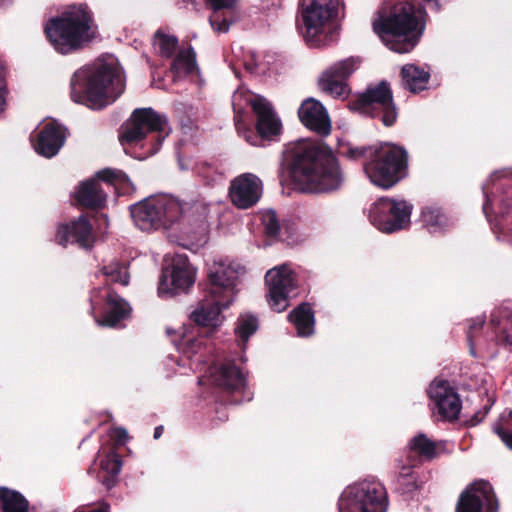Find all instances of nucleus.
I'll list each match as a JSON object with an SVG mask.
<instances>
[{"label":"nucleus","instance_id":"obj_1","mask_svg":"<svg viewBox=\"0 0 512 512\" xmlns=\"http://www.w3.org/2000/svg\"><path fill=\"white\" fill-rule=\"evenodd\" d=\"M291 177L296 186L305 192H330L338 189L342 172L331 149L319 142L302 139L289 151Z\"/></svg>","mask_w":512,"mask_h":512},{"label":"nucleus","instance_id":"obj_2","mask_svg":"<svg viewBox=\"0 0 512 512\" xmlns=\"http://www.w3.org/2000/svg\"><path fill=\"white\" fill-rule=\"evenodd\" d=\"M125 90V79L115 60H97L78 69L71 78V98L92 109L113 103Z\"/></svg>","mask_w":512,"mask_h":512},{"label":"nucleus","instance_id":"obj_3","mask_svg":"<svg viewBox=\"0 0 512 512\" xmlns=\"http://www.w3.org/2000/svg\"><path fill=\"white\" fill-rule=\"evenodd\" d=\"M45 33L57 52L68 54L92 42L97 36V27L86 5H74L50 20Z\"/></svg>","mask_w":512,"mask_h":512},{"label":"nucleus","instance_id":"obj_4","mask_svg":"<svg viewBox=\"0 0 512 512\" xmlns=\"http://www.w3.org/2000/svg\"><path fill=\"white\" fill-rule=\"evenodd\" d=\"M424 13L409 3L395 5L388 18L373 22V29L384 44L397 53L411 51L419 41Z\"/></svg>","mask_w":512,"mask_h":512},{"label":"nucleus","instance_id":"obj_5","mask_svg":"<svg viewBox=\"0 0 512 512\" xmlns=\"http://www.w3.org/2000/svg\"><path fill=\"white\" fill-rule=\"evenodd\" d=\"M353 158L365 157V174L374 185L388 189L400 181L406 174L407 154L400 147L383 144L369 149H351Z\"/></svg>","mask_w":512,"mask_h":512},{"label":"nucleus","instance_id":"obj_6","mask_svg":"<svg viewBox=\"0 0 512 512\" xmlns=\"http://www.w3.org/2000/svg\"><path fill=\"white\" fill-rule=\"evenodd\" d=\"M185 211V205L169 195L147 198L130 209L135 226L146 232L173 227L184 219Z\"/></svg>","mask_w":512,"mask_h":512},{"label":"nucleus","instance_id":"obj_7","mask_svg":"<svg viewBox=\"0 0 512 512\" xmlns=\"http://www.w3.org/2000/svg\"><path fill=\"white\" fill-rule=\"evenodd\" d=\"M483 192L486 217L489 219L491 213L500 216L499 238L512 244V172L493 173L483 185Z\"/></svg>","mask_w":512,"mask_h":512},{"label":"nucleus","instance_id":"obj_8","mask_svg":"<svg viewBox=\"0 0 512 512\" xmlns=\"http://www.w3.org/2000/svg\"><path fill=\"white\" fill-rule=\"evenodd\" d=\"M339 0H301L300 31L311 47L327 44Z\"/></svg>","mask_w":512,"mask_h":512},{"label":"nucleus","instance_id":"obj_9","mask_svg":"<svg viewBox=\"0 0 512 512\" xmlns=\"http://www.w3.org/2000/svg\"><path fill=\"white\" fill-rule=\"evenodd\" d=\"M387 506L383 486L373 481L349 485L338 502L339 512H386Z\"/></svg>","mask_w":512,"mask_h":512},{"label":"nucleus","instance_id":"obj_10","mask_svg":"<svg viewBox=\"0 0 512 512\" xmlns=\"http://www.w3.org/2000/svg\"><path fill=\"white\" fill-rule=\"evenodd\" d=\"M350 109L372 117H380L386 126L392 125L397 118L392 92L386 82L370 85L349 104Z\"/></svg>","mask_w":512,"mask_h":512},{"label":"nucleus","instance_id":"obj_11","mask_svg":"<svg viewBox=\"0 0 512 512\" xmlns=\"http://www.w3.org/2000/svg\"><path fill=\"white\" fill-rule=\"evenodd\" d=\"M246 269L239 263L214 261L208 268V293L212 298L220 299L224 305H231L238 292L241 278Z\"/></svg>","mask_w":512,"mask_h":512},{"label":"nucleus","instance_id":"obj_12","mask_svg":"<svg viewBox=\"0 0 512 512\" xmlns=\"http://www.w3.org/2000/svg\"><path fill=\"white\" fill-rule=\"evenodd\" d=\"M197 269L190 263L184 254H176L171 262L162 269L158 295L163 298H171L188 293L195 284Z\"/></svg>","mask_w":512,"mask_h":512},{"label":"nucleus","instance_id":"obj_13","mask_svg":"<svg viewBox=\"0 0 512 512\" xmlns=\"http://www.w3.org/2000/svg\"><path fill=\"white\" fill-rule=\"evenodd\" d=\"M412 207L404 200L381 198L369 209V220L384 233L405 229L410 224Z\"/></svg>","mask_w":512,"mask_h":512},{"label":"nucleus","instance_id":"obj_14","mask_svg":"<svg viewBox=\"0 0 512 512\" xmlns=\"http://www.w3.org/2000/svg\"><path fill=\"white\" fill-rule=\"evenodd\" d=\"M166 125V118L153 109H136L130 119L122 126L119 140L124 147L137 145L150 132H165Z\"/></svg>","mask_w":512,"mask_h":512},{"label":"nucleus","instance_id":"obj_15","mask_svg":"<svg viewBox=\"0 0 512 512\" xmlns=\"http://www.w3.org/2000/svg\"><path fill=\"white\" fill-rule=\"evenodd\" d=\"M359 64V59L355 57L333 63L319 76V89L335 99L345 100L351 92L346 80L358 69Z\"/></svg>","mask_w":512,"mask_h":512},{"label":"nucleus","instance_id":"obj_16","mask_svg":"<svg viewBox=\"0 0 512 512\" xmlns=\"http://www.w3.org/2000/svg\"><path fill=\"white\" fill-rule=\"evenodd\" d=\"M265 281L268 286L267 299L270 307L276 312L284 311L289 305L290 294L296 288L294 272L287 264H282L268 270Z\"/></svg>","mask_w":512,"mask_h":512},{"label":"nucleus","instance_id":"obj_17","mask_svg":"<svg viewBox=\"0 0 512 512\" xmlns=\"http://www.w3.org/2000/svg\"><path fill=\"white\" fill-rule=\"evenodd\" d=\"M118 174L110 169H105L97 174V177L82 182L75 192L76 201L87 208L97 209L104 207L107 198L106 189L111 188V182Z\"/></svg>","mask_w":512,"mask_h":512},{"label":"nucleus","instance_id":"obj_18","mask_svg":"<svg viewBox=\"0 0 512 512\" xmlns=\"http://www.w3.org/2000/svg\"><path fill=\"white\" fill-rule=\"evenodd\" d=\"M432 409L445 420L457 419L462 402L453 387L445 380H434L428 389Z\"/></svg>","mask_w":512,"mask_h":512},{"label":"nucleus","instance_id":"obj_19","mask_svg":"<svg viewBox=\"0 0 512 512\" xmlns=\"http://www.w3.org/2000/svg\"><path fill=\"white\" fill-rule=\"evenodd\" d=\"M262 194V181L252 173L235 177L229 187L231 202L240 209L254 206Z\"/></svg>","mask_w":512,"mask_h":512},{"label":"nucleus","instance_id":"obj_20","mask_svg":"<svg viewBox=\"0 0 512 512\" xmlns=\"http://www.w3.org/2000/svg\"><path fill=\"white\" fill-rule=\"evenodd\" d=\"M496 512V501L491 485L486 481L474 482L461 494L457 512Z\"/></svg>","mask_w":512,"mask_h":512},{"label":"nucleus","instance_id":"obj_21","mask_svg":"<svg viewBox=\"0 0 512 512\" xmlns=\"http://www.w3.org/2000/svg\"><path fill=\"white\" fill-rule=\"evenodd\" d=\"M300 121L310 130L326 136L331 132V120L323 104L314 99L307 98L298 109Z\"/></svg>","mask_w":512,"mask_h":512},{"label":"nucleus","instance_id":"obj_22","mask_svg":"<svg viewBox=\"0 0 512 512\" xmlns=\"http://www.w3.org/2000/svg\"><path fill=\"white\" fill-rule=\"evenodd\" d=\"M257 116L256 128L262 137H272L280 133L282 124L275 114L271 104L263 97L251 95L248 98Z\"/></svg>","mask_w":512,"mask_h":512},{"label":"nucleus","instance_id":"obj_23","mask_svg":"<svg viewBox=\"0 0 512 512\" xmlns=\"http://www.w3.org/2000/svg\"><path fill=\"white\" fill-rule=\"evenodd\" d=\"M98 298L106 300V310L103 318L96 319L99 325L114 327L130 312L129 305L122 298L111 293L107 288L94 292L91 299L93 305L98 303Z\"/></svg>","mask_w":512,"mask_h":512},{"label":"nucleus","instance_id":"obj_24","mask_svg":"<svg viewBox=\"0 0 512 512\" xmlns=\"http://www.w3.org/2000/svg\"><path fill=\"white\" fill-rule=\"evenodd\" d=\"M56 241L66 246L68 242H76L81 247H91L93 236L92 226L85 216H80L70 224L60 225L56 233Z\"/></svg>","mask_w":512,"mask_h":512},{"label":"nucleus","instance_id":"obj_25","mask_svg":"<svg viewBox=\"0 0 512 512\" xmlns=\"http://www.w3.org/2000/svg\"><path fill=\"white\" fill-rule=\"evenodd\" d=\"M221 302L207 293L191 313V320L202 327H218L222 323L221 310L230 306Z\"/></svg>","mask_w":512,"mask_h":512},{"label":"nucleus","instance_id":"obj_26","mask_svg":"<svg viewBox=\"0 0 512 512\" xmlns=\"http://www.w3.org/2000/svg\"><path fill=\"white\" fill-rule=\"evenodd\" d=\"M65 137V130L60 125L48 122L40 130L34 148L38 154L51 158L63 146Z\"/></svg>","mask_w":512,"mask_h":512},{"label":"nucleus","instance_id":"obj_27","mask_svg":"<svg viewBox=\"0 0 512 512\" xmlns=\"http://www.w3.org/2000/svg\"><path fill=\"white\" fill-rule=\"evenodd\" d=\"M212 376L215 384L228 390H239L245 386L244 374L232 363L223 364Z\"/></svg>","mask_w":512,"mask_h":512},{"label":"nucleus","instance_id":"obj_28","mask_svg":"<svg viewBox=\"0 0 512 512\" xmlns=\"http://www.w3.org/2000/svg\"><path fill=\"white\" fill-rule=\"evenodd\" d=\"M408 448L411 452L426 460L438 457L445 449L442 442H434L425 434H418L413 437L408 444Z\"/></svg>","mask_w":512,"mask_h":512},{"label":"nucleus","instance_id":"obj_29","mask_svg":"<svg viewBox=\"0 0 512 512\" xmlns=\"http://www.w3.org/2000/svg\"><path fill=\"white\" fill-rule=\"evenodd\" d=\"M299 336H310L314 332V315L308 303H302L288 315Z\"/></svg>","mask_w":512,"mask_h":512},{"label":"nucleus","instance_id":"obj_30","mask_svg":"<svg viewBox=\"0 0 512 512\" xmlns=\"http://www.w3.org/2000/svg\"><path fill=\"white\" fill-rule=\"evenodd\" d=\"M213 9L212 14L209 17L211 27L216 33H226L229 31L231 21H228L226 17H223L221 10L233 9L237 3V0H207Z\"/></svg>","mask_w":512,"mask_h":512},{"label":"nucleus","instance_id":"obj_31","mask_svg":"<svg viewBox=\"0 0 512 512\" xmlns=\"http://www.w3.org/2000/svg\"><path fill=\"white\" fill-rule=\"evenodd\" d=\"M403 85L411 92H418L426 88L429 74L414 64L403 66L402 71Z\"/></svg>","mask_w":512,"mask_h":512},{"label":"nucleus","instance_id":"obj_32","mask_svg":"<svg viewBox=\"0 0 512 512\" xmlns=\"http://www.w3.org/2000/svg\"><path fill=\"white\" fill-rule=\"evenodd\" d=\"M101 470L105 475H99L101 482L107 489H111L117 482V476L121 470V460L116 453H109L101 460Z\"/></svg>","mask_w":512,"mask_h":512},{"label":"nucleus","instance_id":"obj_33","mask_svg":"<svg viewBox=\"0 0 512 512\" xmlns=\"http://www.w3.org/2000/svg\"><path fill=\"white\" fill-rule=\"evenodd\" d=\"M0 500L3 512H28L27 500L17 491L0 489Z\"/></svg>","mask_w":512,"mask_h":512},{"label":"nucleus","instance_id":"obj_34","mask_svg":"<svg viewBox=\"0 0 512 512\" xmlns=\"http://www.w3.org/2000/svg\"><path fill=\"white\" fill-rule=\"evenodd\" d=\"M171 68L178 77L193 73L197 68L194 51L191 48L180 50Z\"/></svg>","mask_w":512,"mask_h":512},{"label":"nucleus","instance_id":"obj_35","mask_svg":"<svg viewBox=\"0 0 512 512\" xmlns=\"http://www.w3.org/2000/svg\"><path fill=\"white\" fill-rule=\"evenodd\" d=\"M258 329V319L250 313H243L239 316L235 328L236 335L242 343H246L248 338Z\"/></svg>","mask_w":512,"mask_h":512},{"label":"nucleus","instance_id":"obj_36","mask_svg":"<svg viewBox=\"0 0 512 512\" xmlns=\"http://www.w3.org/2000/svg\"><path fill=\"white\" fill-rule=\"evenodd\" d=\"M178 45V41L174 36L166 35L158 32L154 38V47L158 52L166 58H170Z\"/></svg>","mask_w":512,"mask_h":512},{"label":"nucleus","instance_id":"obj_37","mask_svg":"<svg viewBox=\"0 0 512 512\" xmlns=\"http://www.w3.org/2000/svg\"><path fill=\"white\" fill-rule=\"evenodd\" d=\"M103 275L110 281L127 285L129 276L125 265L112 262L103 268Z\"/></svg>","mask_w":512,"mask_h":512},{"label":"nucleus","instance_id":"obj_38","mask_svg":"<svg viewBox=\"0 0 512 512\" xmlns=\"http://www.w3.org/2000/svg\"><path fill=\"white\" fill-rule=\"evenodd\" d=\"M496 335L499 343L512 350V313L502 317Z\"/></svg>","mask_w":512,"mask_h":512},{"label":"nucleus","instance_id":"obj_39","mask_svg":"<svg viewBox=\"0 0 512 512\" xmlns=\"http://www.w3.org/2000/svg\"><path fill=\"white\" fill-rule=\"evenodd\" d=\"M422 218L424 224L430 229V231L435 232L441 229L447 223V218L442 214L439 209L427 208L422 213Z\"/></svg>","mask_w":512,"mask_h":512},{"label":"nucleus","instance_id":"obj_40","mask_svg":"<svg viewBox=\"0 0 512 512\" xmlns=\"http://www.w3.org/2000/svg\"><path fill=\"white\" fill-rule=\"evenodd\" d=\"M263 224L265 226V230L268 235L276 236L279 232V224L276 219L275 212L266 211L262 217Z\"/></svg>","mask_w":512,"mask_h":512},{"label":"nucleus","instance_id":"obj_41","mask_svg":"<svg viewBox=\"0 0 512 512\" xmlns=\"http://www.w3.org/2000/svg\"><path fill=\"white\" fill-rule=\"evenodd\" d=\"M202 344L203 343L201 340L184 336L182 343H181V349H182V352L188 358H190L192 354H195L200 351Z\"/></svg>","mask_w":512,"mask_h":512},{"label":"nucleus","instance_id":"obj_42","mask_svg":"<svg viewBox=\"0 0 512 512\" xmlns=\"http://www.w3.org/2000/svg\"><path fill=\"white\" fill-rule=\"evenodd\" d=\"M494 432L498 435L506 447L512 450V432L504 429L499 424L494 427Z\"/></svg>","mask_w":512,"mask_h":512},{"label":"nucleus","instance_id":"obj_43","mask_svg":"<svg viewBox=\"0 0 512 512\" xmlns=\"http://www.w3.org/2000/svg\"><path fill=\"white\" fill-rule=\"evenodd\" d=\"M236 128L238 133L242 135L248 143L251 145L257 144L258 137L254 135L250 129H245L239 120H236Z\"/></svg>","mask_w":512,"mask_h":512},{"label":"nucleus","instance_id":"obj_44","mask_svg":"<svg viewBox=\"0 0 512 512\" xmlns=\"http://www.w3.org/2000/svg\"><path fill=\"white\" fill-rule=\"evenodd\" d=\"M413 467L403 465L398 472L397 480L400 484L405 483V479L412 476Z\"/></svg>","mask_w":512,"mask_h":512},{"label":"nucleus","instance_id":"obj_45","mask_svg":"<svg viewBox=\"0 0 512 512\" xmlns=\"http://www.w3.org/2000/svg\"><path fill=\"white\" fill-rule=\"evenodd\" d=\"M113 436L117 439V441L124 443L128 437V434L124 428H116L113 431Z\"/></svg>","mask_w":512,"mask_h":512},{"label":"nucleus","instance_id":"obj_46","mask_svg":"<svg viewBox=\"0 0 512 512\" xmlns=\"http://www.w3.org/2000/svg\"><path fill=\"white\" fill-rule=\"evenodd\" d=\"M162 432H163L162 426L156 427L154 430V438L158 439L162 435Z\"/></svg>","mask_w":512,"mask_h":512},{"label":"nucleus","instance_id":"obj_47","mask_svg":"<svg viewBox=\"0 0 512 512\" xmlns=\"http://www.w3.org/2000/svg\"><path fill=\"white\" fill-rule=\"evenodd\" d=\"M242 96V92H237L235 93L234 95V98H233V105H234V108L236 109V107L239 105L237 102H238V99Z\"/></svg>","mask_w":512,"mask_h":512},{"label":"nucleus","instance_id":"obj_48","mask_svg":"<svg viewBox=\"0 0 512 512\" xmlns=\"http://www.w3.org/2000/svg\"><path fill=\"white\" fill-rule=\"evenodd\" d=\"M502 419H507V421H512V410H510L507 415L503 414Z\"/></svg>","mask_w":512,"mask_h":512},{"label":"nucleus","instance_id":"obj_49","mask_svg":"<svg viewBox=\"0 0 512 512\" xmlns=\"http://www.w3.org/2000/svg\"><path fill=\"white\" fill-rule=\"evenodd\" d=\"M163 139H164V136H158V138H157V141H158L157 147L152 150V153H156V151L158 150V147L160 145V140H163Z\"/></svg>","mask_w":512,"mask_h":512},{"label":"nucleus","instance_id":"obj_50","mask_svg":"<svg viewBox=\"0 0 512 512\" xmlns=\"http://www.w3.org/2000/svg\"><path fill=\"white\" fill-rule=\"evenodd\" d=\"M483 323H484V321L482 319H480V320H478L476 325L480 327L483 325Z\"/></svg>","mask_w":512,"mask_h":512},{"label":"nucleus","instance_id":"obj_51","mask_svg":"<svg viewBox=\"0 0 512 512\" xmlns=\"http://www.w3.org/2000/svg\"><path fill=\"white\" fill-rule=\"evenodd\" d=\"M179 164H180V166H181V169H187V167H185V166L182 164L181 160H179Z\"/></svg>","mask_w":512,"mask_h":512}]
</instances>
